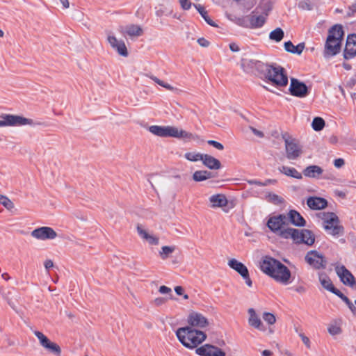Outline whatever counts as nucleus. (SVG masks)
Returning <instances> with one entry per match:
<instances>
[{"label": "nucleus", "instance_id": "obj_1", "mask_svg": "<svg viewBox=\"0 0 356 356\" xmlns=\"http://www.w3.org/2000/svg\"><path fill=\"white\" fill-rule=\"evenodd\" d=\"M242 66H248L257 70H265L266 77L269 81L277 87L286 86L288 84V76L284 69L281 66L266 65L257 60H243Z\"/></svg>", "mask_w": 356, "mask_h": 356}, {"label": "nucleus", "instance_id": "obj_2", "mask_svg": "<svg viewBox=\"0 0 356 356\" xmlns=\"http://www.w3.org/2000/svg\"><path fill=\"white\" fill-rule=\"evenodd\" d=\"M261 270L274 279L277 282L282 284H288L291 277L289 269L280 261L265 256L260 261Z\"/></svg>", "mask_w": 356, "mask_h": 356}, {"label": "nucleus", "instance_id": "obj_3", "mask_svg": "<svg viewBox=\"0 0 356 356\" xmlns=\"http://www.w3.org/2000/svg\"><path fill=\"white\" fill-rule=\"evenodd\" d=\"M175 334L179 341L189 349L197 348L207 338L204 332L188 326L178 328Z\"/></svg>", "mask_w": 356, "mask_h": 356}, {"label": "nucleus", "instance_id": "obj_4", "mask_svg": "<svg viewBox=\"0 0 356 356\" xmlns=\"http://www.w3.org/2000/svg\"><path fill=\"white\" fill-rule=\"evenodd\" d=\"M149 131L152 134L160 137H173L186 140H192L197 138L195 134L173 126L152 125L149 127Z\"/></svg>", "mask_w": 356, "mask_h": 356}, {"label": "nucleus", "instance_id": "obj_5", "mask_svg": "<svg viewBox=\"0 0 356 356\" xmlns=\"http://www.w3.org/2000/svg\"><path fill=\"white\" fill-rule=\"evenodd\" d=\"M343 36V31L342 26L336 24L329 29L328 36L325 45V54L334 56L340 51Z\"/></svg>", "mask_w": 356, "mask_h": 356}, {"label": "nucleus", "instance_id": "obj_6", "mask_svg": "<svg viewBox=\"0 0 356 356\" xmlns=\"http://www.w3.org/2000/svg\"><path fill=\"white\" fill-rule=\"evenodd\" d=\"M283 238H292L296 243H305L312 245L315 241L314 234L308 229L298 230L293 228H287L280 234Z\"/></svg>", "mask_w": 356, "mask_h": 356}, {"label": "nucleus", "instance_id": "obj_7", "mask_svg": "<svg viewBox=\"0 0 356 356\" xmlns=\"http://www.w3.org/2000/svg\"><path fill=\"white\" fill-rule=\"evenodd\" d=\"M317 216L323 221V227L328 234L338 236L343 233V227L340 225L338 216L333 212H321Z\"/></svg>", "mask_w": 356, "mask_h": 356}, {"label": "nucleus", "instance_id": "obj_8", "mask_svg": "<svg viewBox=\"0 0 356 356\" xmlns=\"http://www.w3.org/2000/svg\"><path fill=\"white\" fill-rule=\"evenodd\" d=\"M282 138L285 145L286 157L289 160H296L303 153L302 146L296 139L290 136L288 134H282Z\"/></svg>", "mask_w": 356, "mask_h": 356}, {"label": "nucleus", "instance_id": "obj_9", "mask_svg": "<svg viewBox=\"0 0 356 356\" xmlns=\"http://www.w3.org/2000/svg\"><path fill=\"white\" fill-rule=\"evenodd\" d=\"M0 120V127H17L24 125H33V120L26 118L21 115L11 114H2Z\"/></svg>", "mask_w": 356, "mask_h": 356}, {"label": "nucleus", "instance_id": "obj_10", "mask_svg": "<svg viewBox=\"0 0 356 356\" xmlns=\"http://www.w3.org/2000/svg\"><path fill=\"white\" fill-rule=\"evenodd\" d=\"M287 224V217L284 214L271 216L268 218L266 225L273 233L277 234L280 236V234L285 230L283 228ZM287 228H286V229Z\"/></svg>", "mask_w": 356, "mask_h": 356}, {"label": "nucleus", "instance_id": "obj_11", "mask_svg": "<svg viewBox=\"0 0 356 356\" xmlns=\"http://www.w3.org/2000/svg\"><path fill=\"white\" fill-rule=\"evenodd\" d=\"M34 334L38 339L40 344L44 348L56 356H60L61 348L56 343L50 341L42 332L40 331H35Z\"/></svg>", "mask_w": 356, "mask_h": 356}, {"label": "nucleus", "instance_id": "obj_12", "mask_svg": "<svg viewBox=\"0 0 356 356\" xmlns=\"http://www.w3.org/2000/svg\"><path fill=\"white\" fill-rule=\"evenodd\" d=\"M305 259L306 262L315 269H322L326 267L325 258L316 250L309 251Z\"/></svg>", "mask_w": 356, "mask_h": 356}, {"label": "nucleus", "instance_id": "obj_13", "mask_svg": "<svg viewBox=\"0 0 356 356\" xmlns=\"http://www.w3.org/2000/svg\"><path fill=\"white\" fill-rule=\"evenodd\" d=\"M188 327L204 329L209 326V322L206 316L197 312H191L187 317Z\"/></svg>", "mask_w": 356, "mask_h": 356}, {"label": "nucleus", "instance_id": "obj_14", "mask_svg": "<svg viewBox=\"0 0 356 356\" xmlns=\"http://www.w3.org/2000/svg\"><path fill=\"white\" fill-rule=\"evenodd\" d=\"M228 266L243 277L248 286H252V282L250 277L248 269L243 263L236 259H231L228 261Z\"/></svg>", "mask_w": 356, "mask_h": 356}, {"label": "nucleus", "instance_id": "obj_15", "mask_svg": "<svg viewBox=\"0 0 356 356\" xmlns=\"http://www.w3.org/2000/svg\"><path fill=\"white\" fill-rule=\"evenodd\" d=\"M31 235L38 240L45 241L54 239L57 233L50 227H41L33 230Z\"/></svg>", "mask_w": 356, "mask_h": 356}, {"label": "nucleus", "instance_id": "obj_16", "mask_svg": "<svg viewBox=\"0 0 356 356\" xmlns=\"http://www.w3.org/2000/svg\"><path fill=\"white\" fill-rule=\"evenodd\" d=\"M289 91L291 95L300 98L306 97L308 94L307 86L295 78L291 79Z\"/></svg>", "mask_w": 356, "mask_h": 356}, {"label": "nucleus", "instance_id": "obj_17", "mask_svg": "<svg viewBox=\"0 0 356 356\" xmlns=\"http://www.w3.org/2000/svg\"><path fill=\"white\" fill-rule=\"evenodd\" d=\"M195 353L200 356H225V353L220 348L210 344H204L197 348Z\"/></svg>", "mask_w": 356, "mask_h": 356}, {"label": "nucleus", "instance_id": "obj_18", "mask_svg": "<svg viewBox=\"0 0 356 356\" xmlns=\"http://www.w3.org/2000/svg\"><path fill=\"white\" fill-rule=\"evenodd\" d=\"M335 270L344 284L350 286L355 284V281L353 275L343 265L336 266Z\"/></svg>", "mask_w": 356, "mask_h": 356}, {"label": "nucleus", "instance_id": "obj_19", "mask_svg": "<svg viewBox=\"0 0 356 356\" xmlns=\"http://www.w3.org/2000/svg\"><path fill=\"white\" fill-rule=\"evenodd\" d=\"M248 313L249 316L248 321L249 325L259 331H265L266 327L256 311L253 308H250L248 310Z\"/></svg>", "mask_w": 356, "mask_h": 356}, {"label": "nucleus", "instance_id": "obj_20", "mask_svg": "<svg viewBox=\"0 0 356 356\" xmlns=\"http://www.w3.org/2000/svg\"><path fill=\"white\" fill-rule=\"evenodd\" d=\"M356 56V34L348 35L344 50V58L349 59Z\"/></svg>", "mask_w": 356, "mask_h": 356}, {"label": "nucleus", "instance_id": "obj_21", "mask_svg": "<svg viewBox=\"0 0 356 356\" xmlns=\"http://www.w3.org/2000/svg\"><path fill=\"white\" fill-rule=\"evenodd\" d=\"M108 41L112 48L115 49L120 56L124 57L128 56V51L123 40H119L115 36L109 35Z\"/></svg>", "mask_w": 356, "mask_h": 356}, {"label": "nucleus", "instance_id": "obj_22", "mask_svg": "<svg viewBox=\"0 0 356 356\" xmlns=\"http://www.w3.org/2000/svg\"><path fill=\"white\" fill-rule=\"evenodd\" d=\"M136 229L141 238L145 240L150 245H157L159 243V238L156 236L149 234L140 225H138Z\"/></svg>", "mask_w": 356, "mask_h": 356}, {"label": "nucleus", "instance_id": "obj_23", "mask_svg": "<svg viewBox=\"0 0 356 356\" xmlns=\"http://www.w3.org/2000/svg\"><path fill=\"white\" fill-rule=\"evenodd\" d=\"M307 204L311 209L320 210L327 207V202L323 197H310L307 200Z\"/></svg>", "mask_w": 356, "mask_h": 356}, {"label": "nucleus", "instance_id": "obj_24", "mask_svg": "<svg viewBox=\"0 0 356 356\" xmlns=\"http://www.w3.org/2000/svg\"><path fill=\"white\" fill-rule=\"evenodd\" d=\"M287 221L289 220L291 224L297 227H303L306 221L299 212L296 210H290L287 216Z\"/></svg>", "mask_w": 356, "mask_h": 356}, {"label": "nucleus", "instance_id": "obj_25", "mask_svg": "<svg viewBox=\"0 0 356 356\" xmlns=\"http://www.w3.org/2000/svg\"><path fill=\"white\" fill-rule=\"evenodd\" d=\"M212 208L224 207L228 204L226 196L223 194L213 195L209 197Z\"/></svg>", "mask_w": 356, "mask_h": 356}, {"label": "nucleus", "instance_id": "obj_26", "mask_svg": "<svg viewBox=\"0 0 356 356\" xmlns=\"http://www.w3.org/2000/svg\"><path fill=\"white\" fill-rule=\"evenodd\" d=\"M203 164L209 169L218 170L220 168V162L209 154H204L202 160Z\"/></svg>", "mask_w": 356, "mask_h": 356}, {"label": "nucleus", "instance_id": "obj_27", "mask_svg": "<svg viewBox=\"0 0 356 356\" xmlns=\"http://www.w3.org/2000/svg\"><path fill=\"white\" fill-rule=\"evenodd\" d=\"M323 169L316 165L307 166L303 170V175L307 177L318 178L323 173Z\"/></svg>", "mask_w": 356, "mask_h": 356}, {"label": "nucleus", "instance_id": "obj_28", "mask_svg": "<svg viewBox=\"0 0 356 356\" xmlns=\"http://www.w3.org/2000/svg\"><path fill=\"white\" fill-rule=\"evenodd\" d=\"M278 170L280 172L287 177H293L297 179H301L302 178V173L298 172L295 168L282 165L280 166Z\"/></svg>", "mask_w": 356, "mask_h": 356}, {"label": "nucleus", "instance_id": "obj_29", "mask_svg": "<svg viewBox=\"0 0 356 356\" xmlns=\"http://www.w3.org/2000/svg\"><path fill=\"white\" fill-rule=\"evenodd\" d=\"M124 33L131 38L139 37L143 34V30L140 26L132 24L125 27Z\"/></svg>", "mask_w": 356, "mask_h": 356}, {"label": "nucleus", "instance_id": "obj_30", "mask_svg": "<svg viewBox=\"0 0 356 356\" xmlns=\"http://www.w3.org/2000/svg\"><path fill=\"white\" fill-rule=\"evenodd\" d=\"M304 48V43H300L298 45L295 46L291 41L284 42L285 50L292 54H296L300 55L303 51Z\"/></svg>", "mask_w": 356, "mask_h": 356}, {"label": "nucleus", "instance_id": "obj_31", "mask_svg": "<svg viewBox=\"0 0 356 356\" xmlns=\"http://www.w3.org/2000/svg\"><path fill=\"white\" fill-rule=\"evenodd\" d=\"M249 22L251 28H260L264 24L266 18L263 15H250Z\"/></svg>", "mask_w": 356, "mask_h": 356}, {"label": "nucleus", "instance_id": "obj_32", "mask_svg": "<svg viewBox=\"0 0 356 356\" xmlns=\"http://www.w3.org/2000/svg\"><path fill=\"white\" fill-rule=\"evenodd\" d=\"M212 177V173L207 170H197L193 175V179L195 181H202Z\"/></svg>", "mask_w": 356, "mask_h": 356}, {"label": "nucleus", "instance_id": "obj_33", "mask_svg": "<svg viewBox=\"0 0 356 356\" xmlns=\"http://www.w3.org/2000/svg\"><path fill=\"white\" fill-rule=\"evenodd\" d=\"M319 281L321 285L327 291L331 292L332 290H334V286L331 280L325 273L319 274Z\"/></svg>", "mask_w": 356, "mask_h": 356}, {"label": "nucleus", "instance_id": "obj_34", "mask_svg": "<svg viewBox=\"0 0 356 356\" xmlns=\"http://www.w3.org/2000/svg\"><path fill=\"white\" fill-rule=\"evenodd\" d=\"M176 248L174 245L162 246L160 251L159 252V257L161 259H167L175 250Z\"/></svg>", "mask_w": 356, "mask_h": 356}, {"label": "nucleus", "instance_id": "obj_35", "mask_svg": "<svg viewBox=\"0 0 356 356\" xmlns=\"http://www.w3.org/2000/svg\"><path fill=\"white\" fill-rule=\"evenodd\" d=\"M265 199L267 202L276 205L284 202V199L282 197L271 192L267 193L266 194Z\"/></svg>", "mask_w": 356, "mask_h": 356}, {"label": "nucleus", "instance_id": "obj_36", "mask_svg": "<svg viewBox=\"0 0 356 356\" xmlns=\"http://www.w3.org/2000/svg\"><path fill=\"white\" fill-rule=\"evenodd\" d=\"M284 36V33L281 28H276L269 33L270 40L276 42H280Z\"/></svg>", "mask_w": 356, "mask_h": 356}, {"label": "nucleus", "instance_id": "obj_37", "mask_svg": "<svg viewBox=\"0 0 356 356\" xmlns=\"http://www.w3.org/2000/svg\"><path fill=\"white\" fill-rule=\"evenodd\" d=\"M195 7L197 8L200 14L204 19V20L210 25L215 26V24L209 17L207 10H205L204 8L201 5H195Z\"/></svg>", "mask_w": 356, "mask_h": 356}, {"label": "nucleus", "instance_id": "obj_38", "mask_svg": "<svg viewBox=\"0 0 356 356\" xmlns=\"http://www.w3.org/2000/svg\"><path fill=\"white\" fill-rule=\"evenodd\" d=\"M203 154H200L199 152H186L184 154V157L190 161L196 162L198 161H202L203 157Z\"/></svg>", "mask_w": 356, "mask_h": 356}, {"label": "nucleus", "instance_id": "obj_39", "mask_svg": "<svg viewBox=\"0 0 356 356\" xmlns=\"http://www.w3.org/2000/svg\"><path fill=\"white\" fill-rule=\"evenodd\" d=\"M312 126L315 131H321L325 126V121L320 117H316L312 121Z\"/></svg>", "mask_w": 356, "mask_h": 356}, {"label": "nucleus", "instance_id": "obj_40", "mask_svg": "<svg viewBox=\"0 0 356 356\" xmlns=\"http://www.w3.org/2000/svg\"><path fill=\"white\" fill-rule=\"evenodd\" d=\"M0 204L3 205L8 210H12L15 205L13 202L6 195H0Z\"/></svg>", "mask_w": 356, "mask_h": 356}, {"label": "nucleus", "instance_id": "obj_41", "mask_svg": "<svg viewBox=\"0 0 356 356\" xmlns=\"http://www.w3.org/2000/svg\"><path fill=\"white\" fill-rule=\"evenodd\" d=\"M262 318L270 325H274L276 322L275 316L270 312H264Z\"/></svg>", "mask_w": 356, "mask_h": 356}, {"label": "nucleus", "instance_id": "obj_42", "mask_svg": "<svg viewBox=\"0 0 356 356\" xmlns=\"http://www.w3.org/2000/svg\"><path fill=\"white\" fill-rule=\"evenodd\" d=\"M149 77L152 79L155 83L159 84V86L165 88V89L168 90H174L175 88L170 85L169 83H165L163 81L159 79L156 76H149Z\"/></svg>", "mask_w": 356, "mask_h": 356}, {"label": "nucleus", "instance_id": "obj_43", "mask_svg": "<svg viewBox=\"0 0 356 356\" xmlns=\"http://www.w3.org/2000/svg\"><path fill=\"white\" fill-rule=\"evenodd\" d=\"M299 337H300L302 343L305 345L307 348L310 349L311 348V341L305 335V334L302 332H300L298 333Z\"/></svg>", "mask_w": 356, "mask_h": 356}, {"label": "nucleus", "instance_id": "obj_44", "mask_svg": "<svg viewBox=\"0 0 356 356\" xmlns=\"http://www.w3.org/2000/svg\"><path fill=\"white\" fill-rule=\"evenodd\" d=\"M328 332L332 335H337L341 333V330L339 326L332 325L328 327Z\"/></svg>", "mask_w": 356, "mask_h": 356}, {"label": "nucleus", "instance_id": "obj_45", "mask_svg": "<svg viewBox=\"0 0 356 356\" xmlns=\"http://www.w3.org/2000/svg\"><path fill=\"white\" fill-rule=\"evenodd\" d=\"M207 143H208V144L213 146L215 148H216L219 150H222L224 148L222 144H221L220 143H219L218 141L210 140H208Z\"/></svg>", "mask_w": 356, "mask_h": 356}, {"label": "nucleus", "instance_id": "obj_46", "mask_svg": "<svg viewBox=\"0 0 356 356\" xmlns=\"http://www.w3.org/2000/svg\"><path fill=\"white\" fill-rule=\"evenodd\" d=\"M181 6L184 10H188L191 7V3L188 0H179Z\"/></svg>", "mask_w": 356, "mask_h": 356}, {"label": "nucleus", "instance_id": "obj_47", "mask_svg": "<svg viewBox=\"0 0 356 356\" xmlns=\"http://www.w3.org/2000/svg\"><path fill=\"white\" fill-rule=\"evenodd\" d=\"M197 43L203 47H207L209 45V42L204 38H199Z\"/></svg>", "mask_w": 356, "mask_h": 356}, {"label": "nucleus", "instance_id": "obj_48", "mask_svg": "<svg viewBox=\"0 0 356 356\" xmlns=\"http://www.w3.org/2000/svg\"><path fill=\"white\" fill-rule=\"evenodd\" d=\"M159 291L162 294H168L171 292V289L163 285L159 287Z\"/></svg>", "mask_w": 356, "mask_h": 356}, {"label": "nucleus", "instance_id": "obj_49", "mask_svg": "<svg viewBox=\"0 0 356 356\" xmlns=\"http://www.w3.org/2000/svg\"><path fill=\"white\" fill-rule=\"evenodd\" d=\"M166 301V299L164 298H156L154 300V304L156 306H161L163 305Z\"/></svg>", "mask_w": 356, "mask_h": 356}, {"label": "nucleus", "instance_id": "obj_50", "mask_svg": "<svg viewBox=\"0 0 356 356\" xmlns=\"http://www.w3.org/2000/svg\"><path fill=\"white\" fill-rule=\"evenodd\" d=\"M344 302L347 304L349 309L353 312H355L356 311V307L354 306V305L352 303V302L348 298H345Z\"/></svg>", "mask_w": 356, "mask_h": 356}, {"label": "nucleus", "instance_id": "obj_51", "mask_svg": "<svg viewBox=\"0 0 356 356\" xmlns=\"http://www.w3.org/2000/svg\"><path fill=\"white\" fill-rule=\"evenodd\" d=\"M345 162L343 159H337L334 160V165L336 168H341L344 165Z\"/></svg>", "mask_w": 356, "mask_h": 356}, {"label": "nucleus", "instance_id": "obj_52", "mask_svg": "<svg viewBox=\"0 0 356 356\" xmlns=\"http://www.w3.org/2000/svg\"><path fill=\"white\" fill-rule=\"evenodd\" d=\"M175 291L177 295L181 296L184 293V289L181 286H177L175 288Z\"/></svg>", "mask_w": 356, "mask_h": 356}, {"label": "nucleus", "instance_id": "obj_53", "mask_svg": "<svg viewBox=\"0 0 356 356\" xmlns=\"http://www.w3.org/2000/svg\"><path fill=\"white\" fill-rule=\"evenodd\" d=\"M44 265L45 268H46L47 270H48L49 268H50L53 267V266H54V263H53V261H52L51 260H50V259H47V260H46V261H44Z\"/></svg>", "mask_w": 356, "mask_h": 356}, {"label": "nucleus", "instance_id": "obj_54", "mask_svg": "<svg viewBox=\"0 0 356 356\" xmlns=\"http://www.w3.org/2000/svg\"><path fill=\"white\" fill-rule=\"evenodd\" d=\"M229 49H231V51H234V52L239 51V48H238V45L236 44L235 43L230 44Z\"/></svg>", "mask_w": 356, "mask_h": 356}, {"label": "nucleus", "instance_id": "obj_55", "mask_svg": "<svg viewBox=\"0 0 356 356\" xmlns=\"http://www.w3.org/2000/svg\"><path fill=\"white\" fill-rule=\"evenodd\" d=\"M276 183V180L275 179H266L265 181V182H262V186H267L268 184H275Z\"/></svg>", "mask_w": 356, "mask_h": 356}, {"label": "nucleus", "instance_id": "obj_56", "mask_svg": "<svg viewBox=\"0 0 356 356\" xmlns=\"http://www.w3.org/2000/svg\"><path fill=\"white\" fill-rule=\"evenodd\" d=\"M262 356H273V352L269 350H264L261 352Z\"/></svg>", "mask_w": 356, "mask_h": 356}, {"label": "nucleus", "instance_id": "obj_57", "mask_svg": "<svg viewBox=\"0 0 356 356\" xmlns=\"http://www.w3.org/2000/svg\"><path fill=\"white\" fill-rule=\"evenodd\" d=\"M60 3L63 5V8H68L70 6V3L68 0H60Z\"/></svg>", "mask_w": 356, "mask_h": 356}, {"label": "nucleus", "instance_id": "obj_58", "mask_svg": "<svg viewBox=\"0 0 356 356\" xmlns=\"http://www.w3.org/2000/svg\"><path fill=\"white\" fill-rule=\"evenodd\" d=\"M331 292L336 294L337 296H338L340 298L343 296V293L339 290H338L335 288H334V290H332Z\"/></svg>", "mask_w": 356, "mask_h": 356}, {"label": "nucleus", "instance_id": "obj_59", "mask_svg": "<svg viewBox=\"0 0 356 356\" xmlns=\"http://www.w3.org/2000/svg\"><path fill=\"white\" fill-rule=\"evenodd\" d=\"M249 183L250 184H256L257 186H262V182L257 181V180H251V181H249Z\"/></svg>", "mask_w": 356, "mask_h": 356}, {"label": "nucleus", "instance_id": "obj_60", "mask_svg": "<svg viewBox=\"0 0 356 356\" xmlns=\"http://www.w3.org/2000/svg\"><path fill=\"white\" fill-rule=\"evenodd\" d=\"M343 67L346 70H350L351 69V65L349 63H343Z\"/></svg>", "mask_w": 356, "mask_h": 356}, {"label": "nucleus", "instance_id": "obj_61", "mask_svg": "<svg viewBox=\"0 0 356 356\" xmlns=\"http://www.w3.org/2000/svg\"><path fill=\"white\" fill-rule=\"evenodd\" d=\"M1 277L3 279H4L5 280H8L10 279V275L7 273H4L1 275Z\"/></svg>", "mask_w": 356, "mask_h": 356}, {"label": "nucleus", "instance_id": "obj_62", "mask_svg": "<svg viewBox=\"0 0 356 356\" xmlns=\"http://www.w3.org/2000/svg\"><path fill=\"white\" fill-rule=\"evenodd\" d=\"M252 131L253 132L257 135V136H259L260 137H262L263 136V133L260 131H258L255 129H252Z\"/></svg>", "mask_w": 356, "mask_h": 356}, {"label": "nucleus", "instance_id": "obj_63", "mask_svg": "<svg viewBox=\"0 0 356 356\" xmlns=\"http://www.w3.org/2000/svg\"><path fill=\"white\" fill-rule=\"evenodd\" d=\"M183 298H184L185 300H187V299H188V298H189V297H188V294H184V293H183Z\"/></svg>", "mask_w": 356, "mask_h": 356}, {"label": "nucleus", "instance_id": "obj_64", "mask_svg": "<svg viewBox=\"0 0 356 356\" xmlns=\"http://www.w3.org/2000/svg\"><path fill=\"white\" fill-rule=\"evenodd\" d=\"M352 8L353 10H356V3L352 6Z\"/></svg>", "mask_w": 356, "mask_h": 356}]
</instances>
